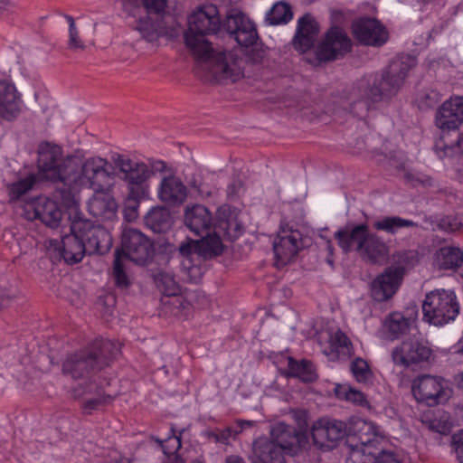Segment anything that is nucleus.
<instances>
[{"instance_id":"5fc2aeb1","label":"nucleus","mask_w":463,"mask_h":463,"mask_svg":"<svg viewBox=\"0 0 463 463\" xmlns=\"http://www.w3.org/2000/svg\"><path fill=\"white\" fill-rule=\"evenodd\" d=\"M123 260L120 253H115L113 264V276L116 285L120 288H128L130 285L129 279L125 272Z\"/></svg>"},{"instance_id":"f8f14e48","label":"nucleus","mask_w":463,"mask_h":463,"mask_svg":"<svg viewBox=\"0 0 463 463\" xmlns=\"http://www.w3.org/2000/svg\"><path fill=\"white\" fill-rule=\"evenodd\" d=\"M412 394L420 402L429 406L443 403L450 396V390L441 377L429 374L417 377L412 382Z\"/></svg>"},{"instance_id":"69168bd1","label":"nucleus","mask_w":463,"mask_h":463,"mask_svg":"<svg viewBox=\"0 0 463 463\" xmlns=\"http://www.w3.org/2000/svg\"><path fill=\"white\" fill-rule=\"evenodd\" d=\"M149 167L153 170V172L154 171L163 172V171H165L166 165L163 161H156Z\"/></svg>"},{"instance_id":"ddd939ff","label":"nucleus","mask_w":463,"mask_h":463,"mask_svg":"<svg viewBox=\"0 0 463 463\" xmlns=\"http://www.w3.org/2000/svg\"><path fill=\"white\" fill-rule=\"evenodd\" d=\"M314 445L323 450H331L346 436L345 421L322 417L312 424Z\"/></svg>"},{"instance_id":"f257e3e1","label":"nucleus","mask_w":463,"mask_h":463,"mask_svg":"<svg viewBox=\"0 0 463 463\" xmlns=\"http://www.w3.org/2000/svg\"><path fill=\"white\" fill-rule=\"evenodd\" d=\"M109 162L99 156L81 160L74 156L67 165L70 173L65 188H57L55 198L61 200L67 208H75L80 201L79 194L83 187L94 192H103L105 183L110 177L108 170Z\"/></svg>"},{"instance_id":"49530a36","label":"nucleus","mask_w":463,"mask_h":463,"mask_svg":"<svg viewBox=\"0 0 463 463\" xmlns=\"http://www.w3.org/2000/svg\"><path fill=\"white\" fill-rule=\"evenodd\" d=\"M292 16L290 6L286 3L279 2L267 13L266 21L269 24L277 25L288 23Z\"/></svg>"},{"instance_id":"f704fd0d","label":"nucleus","mask_w":463,"mask_h":463,"mask_svg":"<svg viewBox=\"0 0 463 463\" xmlns=\"http://www.w3.org/2000/svg\"><path fill=\"white\" fill-rule=\"evenodd\" d=\"M346 436L357 437L359 443H368L377 436L376 426L365 420L357 417H352L345 421Z\"/></svg>"},{"instance_id":"8fccbe9b","label":"nucleus","mask_w":463,"mask_h":463,"mask_svg":"<svg viewBox=\"0 0 463 463\" xmlns=\"http://www.w3.org/2000/svg\"><path fill=\"white\" fill-rule=\"evenodd\" d=\"M350 370L354 378L359 383H369L373 378V373L364 359L361 357L355 358L350 364Z\"/></svg>"},{"instance_id":"2f4dec72","label":"nucleus","mask_w":463,"mask_h":463,"mask_svg":"<svg viewBox=\"0 0 463 463\" xmlns=\"http://www.w3.org/2000/svg\"><path fill=\"white\" fill-rule=\"evenodd\" d=\"M90 199L88 210L91 215L101 220H112L116 216L118 204L109 194L95 192Z\"/></svg>"},{"instance_id":"4be33fe9","label":"nucleus","mask_w":463,"mask_h":463,"mask_svg":"<svg viewBox=\"0 0 463 463\" xmlns=\"http://www.w3.org/2000/svg\"><path fill=\"white\" fill-rule=\"evenodd\" d=\"M188 194L186 185L182 180L173 175L164 176L157 189L158 199L172 206L183 204Z\"/></svg>"},{"instance_id":"052dcab7","label":"nucleus","mask_w":463,"mask_h":463,"mask_svg":"<svg viewBox=\"0 0 463 463\" xmlns=\"http://www.w3.org/2000/svg\"><path fill=\"white\" fill-rule=\"evenodd\" d=\"M142 4L148 13L159 14L165 10L166 0H142Z\"/></svg>"},{"instance_id":"338daca9","label":"nucleus","mask_w":463,"mask_h":463,"mask_svg":"<svg viewBox=\"0 0 463 463\" xmlns=\"http://www.w3.org/2000/svg\"><path fill=\"white\" fill-rule=\"evenodd\" d=\"M226 463H245L244 460L239 456H229L226 458Z\"/></svg>"},{"instance_id":"6e6d98bb","label":"nucleus","mask_w":463,"mask_h":463,"mask_svg":"<svg viewBox=\"0 0 463 463\" xmlns=\"http://www.w3.org/2000/svg\"><path fill=\"white\" fill-rule=\"evenodd\" d=\"M147 197H135L132 193H128L126 206L124 209V217L127 221H135L138 217V208L140 202Z\"/></svg>"},{"instance_id":"393cba45","label":"nucleus","mask_w":463,"mask_h":463,"mask_svg":"<svg viewBox=\"0 0 463 463\" xmlns=\"http://www.w3.org/2000/svg\"><path fill=\"white\" fill-rule=\"evenodd\" d=\"M319 25L315 18L306 14L298 21L297 32L293 38L294 47L301 52L310 50L317 38Z\"/></svg>"},{"instance_id":"bf43d9fd","label":"nucleus","mask_w":463,"mask_h":463,"mask_svg":"<svg viewBox=\"0 0 463 463\" xmlns=\"http://www.w3.org/2000/svg\"><path fill=\"white\" fill-rule=\"evenodd\" d=\"M246 57L247 61L252 64H262L266 60L267 52L263 49L253 47L247 51Z\"/></svg>"},{"instance_id":"f3484780","label":"nucleus","mask_w":463,"mask_h":463,"mask_svg":"<svg viewBox=\"0 0 463 463\" xmlns=\"http://www.w3.org/2000/svg\"><path fill=\"white\" fill-rule=\"evenodd\" d=\"M222 27L233 36L240 45L251 46L258 39L254 24L241 11L237 9L228 12Z\"/></svg>"},{"instance_id":"3c124183","label":"nucleus","mask_w":463,"mask_h":463,"mask_svg":"<svg viewBox=\"0 0 463 463\" xmlns=\"http://www.w3.org/2000/svg\"><path fill=\"white\" fill-rule=\"evenodd\" d=\"M37 181L34 174L27 175L25 178L13 183L7 186L10 200H18L22 195L30 191Z\"/></svg>"},{"instance_id":"13d9d810","label":"nucleus","mask_w":463,"mask_h":463,"mask_svg":"<svg viewBox=\"0 0 463 463\" xmlns=\"http://www.w3.org/2000/svg\"><path fill=\"white\" fill-rule=\"evenodd\" d=\"M440 100V95L438 91L430 90L422 92L419 99V107L420 109H428L435 107Z\"/></svg>"},{"instance_id":"58836bf2","label":"nucleus","mask_w":463,"mask_h":463,"mask_svg":"<svg viewBox=\"0 0 463 463\" xmlns=\"http://www.w3.org/2000/svg\"><path fill=\"white\" fill-rule=\"evenodd\" d=\"M392 264L389 269L403 279L404 274L419 262L420 258L416 250H401L392 254Z\"/></svg>"},{"instance_id":"7c9ffc66","label":"nucleus","mask_w":463,"mask_h":463,"mask_svg":"<svg viewBox=\"0 0 463 463\" xmlns=\"http://www.w3.org/2000/svg\"><path fill=\"white\" fill-rule=\"evenodd\" d=\"M136 29L144 40L151 43H156L160 37L175 34L174 30L166 27L162 19L153 20L149 16L139 18Z\"/></svg>"},{"instance_id":"1a4fd4ad","label":"nucleus","mask_w":463,"mask_h":463,"mask_svg":"<svg viewBox=\"0 0 463 463\" xmlns=\"http://www.w3.org/2000/svg\"><path fill=\"white\" fill-rule=\"evenodd\" d=\"M458 312L459 305L452 290L435 289L426 295L422 304L424 319L435 326L454 320Z\"/></svg>"},{"instance_id":"c756f323","label":"nucleus","mask_w":463,"mask_h":463,"mask_svg":"<svg viewBox=\"0 0 463 463\" xmlns=\"http://www.w3.org/2000/svg\"><path fill=\"white\" fill-rule=\"evenodd\" d=\"M198 241L187 239L183 241L178 248L183 260H181V269L186 276L187 280L196 283L202 276V269L193 263V256L197 254Z\"/></svg>"},{"instance_id":"c85d7f7f","label":"nucleus","mask_w":463,"mask_h":463,"mask_svg":"<svg viewBox=\"0 0 463 463\" xmlns=\"http://www.w3.org/2000/svg\"><path fill=\"white\" fill-rule=\"evenodd\" d=\"M184 223L195 235H203L212 227V214L203 205L187 206L184 211Z\"/></svg>"},{"instance_id":"b1692460","label":"nucleus","mask_w":463,"mask_h":463,"mask_svg":"<svg viewBox=\"0 0 463 463\" xmlns=\"http://www.w3.org/2000/svg\"><path fill=\"white\" fill-rule=\"evenodd\" d=\"M369 232L368 225L365 223L353 226L347 225L339 229L335 233V238L344 252L347 253L355 250L359 253Z\"/></svg>"},{"instance_id":"aec40b11","label":"nucleus","mask_w":463,"mask_h":463,"mask_svg":"<svg viewBox=\"0 0 463 463\" xmlns=\"http://www.w3.org/2000/svg\"><path fill=\"white\" fill-rule=\"evenodd\" d=\"M23 100L16 87L5 80L0 81V124L12 122L19 118L23 111Z\"/></svg>"},{"instance_id":"9d476101","label":"nucleus","mask_w":463,"mask_h":463,"mask_svg":"<svg viewBox=\"0 0 463 463\" xmlns=\"http://www.w3.org/2000/svg\"><path fill=\"white\" fill-rule=\"evenodd\" d=\"M72 230L81 236L90 255L105 254L112 246V238L107 229L82 218L78 213L72 219Z\"/></svg>"},{"instance_id":"5701e85b","label":"nucleus","mask_w":463,"mask_h":463,"mask_svg":"<svg viewBox=\"0 0 463 463\" xmlns=\"http://www.w3.org/2000/svg\"><path fill=\"white\" fill-rule=\"evenodd\" d=\"M27 218L40 220L45 225L55 228L61 220V211L57 203L48 198H39L34 203L28 205Z\"/></svg>"},{"instance_id":"e433bc0d","label":"nucleus","mask_w":463,"mask_h":463,"mask_svg":"<svg viewBox=\"0 0 463 463\" xmlns=\"http://www.w3.org/2000/svg\"><path fill=\"white\" fill-rule=\"evenodd\" d=\"M201 240L198 241L197 244V255L203 259H211L218 256L223 251V244L220 234L213 230L211 233L210 231L200 235Z\"/></svg>"},{"instance_id":"f03ea898","label":"nucleus","mask_w":463,"mask_h":463,"mask_svg":"<svg viewBox=\"0 0 463 463\" xmlns=\"http://www.w3.org/2000/svg\"><path fill=\"white\" fill-rule=\"evenodd\" d=\"M415 65L416 61L411 56L397 57L380 76L375 75L362 80L359 88L363 90V99L352 103L351 112L362 118L373 103L380 101L383 96L395 94Z\"/></svg>"},{"instance_id":"c9c22d12","label":"nucleus","mask_w":463,"mask_h":463,"mask_svg":"<svg viewBox=\"0 0 463 463\" xmlns=\"http://www.w3.org/2000/svg\"><path fill=\"white\" fill-rule=\"evenodd\" d=\"M146 225L156 233L168 231L173 223L170 211L165 206L153 207L145 216Z\"/></svg>"},{"instance_id":"680f3d73","label":"nucleus","mask_w":463,"mask_h":463,"mask_svg":"<svg viewBox=\"0 0 463 463\" xmlns=\"http://www.w3.org/2000/svg\"><path fill=\"white\" fill-rule=\"evenodd\" d=\"M452 444L457 454V458L463 463V430L452 436Z\"/></svg>"},{"instance_id":"20e7f679","label":"nucleus","mask_w":463,"mask_h":463,"mask_svg":"<svg viewBox=\"0 0 463 463\" xmlns=\"http://www.w3.org/2000/svg\"><path fill=\"white\" fill-rule=\"evenodd\" d=\"M119 353V346L105 339H96L88 347L67 356L62 373L72 379L90 376L109 364Z\"/></svg>"},{"instance_id":"2eb2a0df","label":"nucleus","mask_w":463,"mask_h":463,"mask_svg":"<svg viewBox=\"0 0 463 463\" xmlns=\"http://www.w3.org/2000/svg\"><path fill=\"white\" fill-rule=\"evenodd\" d=\"M351 50V39L342 28L334 26L317 46L316 55L320 61H330L342 58Z\"/></svg>"},{"instance_id":"6ab92c4d","label":"nucleus","mask_w":463,"mask_h":463,"mask_svg":"<svg viewBox=\"0 0 463 463\" xmlns=\"http://www.w3.org/2000/svg\"><path fill=\"white\" fill-rule=\"evenodd\" d=\"M370 439L368 443H357L352 446L350 453L352 463H401L392 452L383 451L377 446L378 436Z\"/></svg>"},{"instance_id":"a19ab883","label":"nucleus","mask_w":463,"mask_h":463,"mask_svg":"<svg viewBox=\"0 0 463 463\" xmlns=\"http://www.w3.org/2000/svg\"><path fill=\"white\" fill-rule=\"evenodd\" d=\"M463 263V252L459 248L444 247L437 251L435 265L440 269H450Z\"/></svg>"},{"instance_id":"a18cd8bd","label":"nucleus","mask_w":463,"mask_h":463,"mask_svg":"<svg viewBox=\"0 0 463 463\" xmlns=\"http://www.w3.org/2000/svg\"><path fill=\"white\" fill-rule=\"evenodd\" d=\"M252 425L249 420H237L232 425L226 427L223 430H218L211 433L215 441L228 444L231 439H234L246 427Z\"/></svg>"},{"instance_id":"bb28decb","label":"nucleus","mask_w":463,"mask_h":463,"mask_svg":"<svg viewBox=\"0 0 463 463\" xmlns=\"http://www.w3.org/2000/svg\"><path fill=\"white\" fill-rule=\"evenodd\" d=\"M59 250L64 261L67 264H76L88 254L86 244L78 233L72 230V222L71 223V233L61 238Z\"/></svg>"},{"instance_id":"a878e982","label":"nucleus","mask_w":463,"mask_h":463,"mask_svg":"<svg viewBox=\"0 0 463 463\" xmlns=\"http://www.w3.org/2000/svg\"><path fill=\"white\" fill-rule=\"evenodd\" d=\"M402 279L387 268L372 282V297L375 301L383 302L391 298L398 290Z\"/></svg>"},{"instance_id":"774afa93","label":"nucleus","mask_w":463,"mask_h":463,"mask_svg":"<svg viewBox=\"0 0 463 463\" xmlns=\"http://www.w3.org/2000/svg\"><path fill=\"white\" fill-rule=\"evenodd\" d=\"M191 187L196 189L197 191L201 192V182L197 180L195 176L193 177V180L189 182Z\"/></svg>"},{"instance_id":"a211bd4d","label":"nucleus","mask_w":463,"mask_h":463,"mask_svg":"<svg viewBox=\"0 0 463 463\" xmlns=\"http://www.w3.org/2000/svg\"><path fill=\"white\" fill-rule=\"evenodd\" d=\"M303 247V238L299 231L282 229L273 241L277 266L290 262Z\"/></svg>"},{"instance_id":"412c9836","label":"nucleus","mask_w":463,"mask_h":463,"mask_svg":"<svg viewBox=\"0 0 463 463\" xmlns=\"http://www.w3.org/2000/svg\"><path fill=\"white\" fill-rule=\"evenodd\" d=\"M463 123V96L445 101L436 114V125L441 129H457Z\"/></svg>"},{"instance_id":"864d4df0","label":"nucleus","mask_w":463,"mask_h":463,"mask_svg":"<svg viewBox=\"0 0 463 463\" xmlns=\"http://www.w3.org/2000/svg\"><path fill=\"white\" fill-rule=\"evenodd\" d=\"M66 19L69 23V40H68V48L72 52H80L84 51L86 45L80 38L79 31L76 27L74 19L67 15Z\"/></svg>"},{"instance_id":"4d7b16f0","label":"nucleus","mask_w":463,"mask_h":463,"mask_svg":"<svg viewBox=\"0 0 463 463\" xmlns=\"http://www.w3.org/2000/svg\"><path fill=\"white\" fill-rule=\"evenodd\" d=\"M152 439L161 446L166 456L174 455L181 448V438L175 435L170 436L165 440L154 437Z\"/></svg>"},{"instance_id":"cd10ccee","label":"nucleus","mask_w":463,"mask_h":463,"mask_svg":"<svg viewBox=\"0 0 463 463\" xmlns=\"http://www.w3.org/2000/svg\"><path fill=\"white\" fill-rule=\"evenodd\" d=\"M359 254L369 263L383 264L389 257L390 248L382 237L369 232Z\"/></svg>"},{"instance_id":"c03bdc74","label":"nucleus","mask_w":463,"mask_h":463,"mask_svg":"<svg viewBox=\"0 0 463 463\" xmlns=\"http://www.w3.org/2000/svg\"><path fill=\"white\" fill-rule=\"evenodd\" d=\"M330 345L337 353L338 357L349 358L354 354L353 344L348 336L337 330L330 335Z\"/></svg>"},{"instance_id":"473e14b6","label":"nucleus","mask_w":463,"mask_h":463,"mask_svg":"<svg viewBox=\"0 0 463 463\" xmlns=\"http://www.w3.org/2000/svg\"><path fill=\"white\" fill-rule=\"evenodd\" d=\"M74 392L76 396L90 395L85 398L82 404V409L86 413H90L93 410L111 401V396L106 395L103 390L92 382L88 383L86 386L80 385Z\"/></svg>"},{"instance_id":"37998d69","label":"nucleus","mask_w":463,"mask_h":463,"mask_svg":"<svg viewBox=\"0 0 463 463\" xmlns=\"http://www.w3.org/2000/svg\"><path fill=\"white\" fill-rule=\"evenodd\" d=\"M288 368L290 376L297 377L304 383H312L317 378L313 364L307 360L297 361L290 357Z\"/></svg>"},{"instance_id":"7ed1b4c3","label":"nucleus","mask_w":463,"mask_h":463,"mask_svg":"<svg viewBox=\"0 0 463 463\" xmlns=\"http://www.w3.org/2000/svg\"><path fill=\"white\" fill-rule=\"evenodd\" d=\"M271 439L260 438L253 443L252 463H286V456H294L301 449L305 436L295 427L279 422L270 430Z\"/></svg>"},{"instance_id":"9b49d317","label":"nucleus","mask_w":463,"mask_h":463,"mask_svg":"<svg viewBox=\"0 0 463 463\" xmlns=\"http://www.w3.org/2000/svg\"><path fill=\"white\" fill-rule=\"evenodd\" d=\"M154 252L150 240L141 232L128 228L121 236V249L116 253H120L122 259L129 260L138 265H146L152 258Z\"/></svg>"},{"instance_id":"79ce46f5","label":"nucleus","mask_w":463,"mask_h":463,"mask_svg":"<svg viewBox=\"0 0 463 463\" xmlns=\"http://www.w3.org/2000/svg\"><path fill=\"white\" fill-rule=\"evenodd\" d=\"M373 227L377 231H382L389 234H395L403 228H417L419 224L411 220L403 219L400 216H384L373 223Z\"/></svg>"},{"instance_id":"603ef678","label":"nucleus","mask_w":463,"mask_h":463,"mask_svg":"<svg viewBox=\"0 0 463 463\" xmlns=\"http://www.w3.org/2000/svg\"><path fill=\"white\" fill-rule=\"evenodd\" d=\"M436 229L453 233L463 230V218L457 215L443 216L436 221Z\"/></svg>"},{"instance_id":"de8ad7c7","label":"nucleus","mask_w":463,"mask_h":463,"mask_svg":"<svg viewBox=\"0 0 463 463\" xmlns=\"http://www.w3.org/2000/svg\"><path fill=\"white\" fill-rule=\"evenodd\" d=\"M155 283L157 288L165 296L176 297L180 292V288L172 274L160 271L154 276Z\"/></svg>"},{"instance_id":"0e129e2a","label":"nucleus","mask_w":463,"mask_h":463,"mask_svg":"<svg viewBox=\"0 0 463 463\" xmlns=\"http://www.w3.org/2000/svg\"><path fill=\"white\" fill-rule=\"evenodd\" d=\"M403 178H404L405 182H407L408 184H410L411 185H416L417 184H420L422 182V180L417 174H414L410 171L404 172Z\"/></svg>"},{"instance_id":"423d86ee","label":"nucleus","mask_w":463,"mask_h":463,"mask_svg":"<svg viewBox=\"0 0 463 463\" xmlns=\"http://www.w3.org/2000/svg\"><path fill=\"white\" fill-rule=\"evenodd\" d=\"M205 52L194 58L216 82H236L244 77L247 61L237 51L216 52L211 47Z\"/></svg>"},{"instance_id":"6e6552de","label":"nucleus","mask_w":463,"mask_h":463,"mask_svg":"<svg viewBox=\"0 0 463 463\" xmlns=\"http://www.w3.org/2000/svg\"><path fill=\"white\" fill-rule=\"evenodd\" d=\"M111 160L118 177L127 184L128 192L135 197H148L150 186L148 180L153 170L143 161L131 159L121 154H114Z\"/></svg>"},{"instance_id":"0eeeda50","label":"nucleus","mask_w":463,"mask_h":463,"mask_svg":"<svg viewBox=\"0 0 463 463\" xmlns=\"http://www.w3.org/2000/svg\"><path fill=\"white\" fill-rule=\"evenodd\" d=\"M75 156H63L62 148L50 142H43L38 147L37 166L42 179L58 184L57 188H65L70 173L67 165Z\"/></svg>"},{"instance_id":"dca6fc26","label":"nucleus","mask_w":463,"mask_h":463,"mask_svg":"<svg viewBox=\"0 0 463 463\" xmlns=\"http://www.w3.org/2000/svg\"><path fill=\"white\" fill-rule=\"evenodd\" d=\"M432 350L429 344L418 338H410L402 341L392 352V358L395 364L409 367L429 361Z\"/></svg>"},{"instance_id":"4c0bfd02","label":"nucleus","mask_w":463,"mask_h":463,"mask_svg":"<svg viewBox=\"0 0 463 463\" xmlns=\"http://www.w3.org/2000/svg\"><path fill=\"white\" fill-rule=\"evenodd\" d=\"M421 423L429 430L447 434L450 430L449 415L441 410L426 411L420 415Z\"/></svg>"},{"instance_id":"ea45409f","label":"nucleus","mask_w":463,"mask_h":463,"mask_svg":"<svg viewBox=\"0 0 463 463\" xmlns=\"http://www.w3.org/2000/svg\"><path fill=\"white\" fill-rule=\"evenodd\" d=\"M412 323L411 317H406L400 312H392L385 318L383 327L390 338L397 339L409 330Z\"/></svg>"},{"instance_id":"4468645a","label":"nucleus","mask_w":463,"mask_h":463,"mask_svg":"<svg viewBox=\"0 0 463 463\" xmlns=\"http://www.w3.org/2000/svg\"><path fill=\"white\" fill-rule=\"evenodd\" d=\"M354 37L364 46L382 47L389 39L386 27L376 18L360 17L352 24Z\"/></svg>"},{"instance_id":"39448f33","label":"nucleus","mask_w":463,"mask_h":463,"mask_svg":"<svg viewBox=\"0 0 463 463\" xmlns=\"http://www.w3.org/2000/svg\"><path fill=\"white\" fill-rule=\"evenodd\" d=\"M222 28V22L216 5L204 4L198 6L189 17V28L184 33L185 44L193 55L205 54L211 48L206 35L214 34Z\"/></svg>"},{"instance_id":"09e8293b","label":"nucleus","mask_w":463,"mask_h":463,"mask_svg":"<svg viewBox=\"0 0 463 463\" xmlns=\"http://www.w3.org/2000/svg\"><path fill=\"white\" fill-rule=\"evenodd\" d=\"M335 392L339 399L345 400L358 406H368V401L365 395L349 385H336Z\"/></svg>"},{"instance_id":"72a5a7b5","label":"nucleus","mask_w":463,"mask_h":463,"mask_svg":"<svg viewBox=\"0 0 463 463\" xmlns=\"http://www.w3.org/2000/svg\"><path fill=\"white\" fill-rule=\"evenodd\" d=\"M217 223L214 231L229 241L237 239L241 233V224L238 222L236 216L227 208H220L218 213Z\"/></svg>"},{"instance_id":"e2e57ef3","label":"nucleus","mask_w":463,"mask_h":463,"mask_svg":"<svg viewBox=\"0 0 463 463\" xmlns=\"http://www.w3.org/2000/svg\"><path fill=\"white\" fill-rule=\"evenodd\" d=\"M242 188V184L240 180L234 181L228 186L227 194L231 198L236 197L240 194Z\"/></svg>"}]
</instances>
